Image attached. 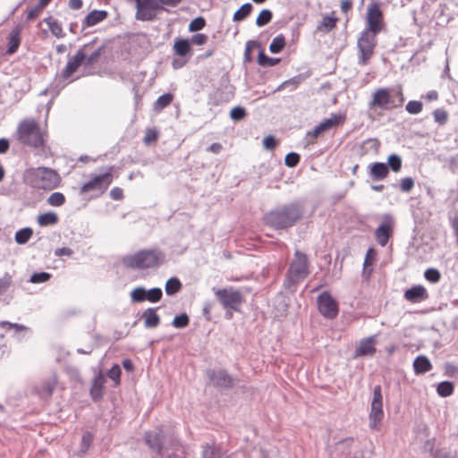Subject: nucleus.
<instances>
[{
  "instance_id": "f257e3e1",
  "label": "nucleus",
  "mask_w": 458,
  "mask_h": 458,
  "mask_svg": "<svg viewBox=\"0 0 458 458\" xmlns=\"http://www.w3.org/2000/svg\"><path fill=\"white\" fill-rule=\"evenodd\" d=\"M303 215L301 204L293 202L277 207L264 216L266 225L276 230L293 226Z\"/></svg>"
},
{
  "instance_id": "f03ea898",
  "label": "nucleus",
  "mask_w": 458,
  "mask_h": 458,
  "mask_svg": "<svg viewBox=\"0 0 458 458\" xmlns=\"http://www.w3.org/2000/svg\"><path fill=\"white\" fill-rule=\"evenodd\" d=\"M165 255L158 249L140 250L123 258V264L132 269L157 267L165 262Z\"/></svg>"
},
{
  "instance_id": "7ed1b4c3",
  "label": "nucleus",
  "mask_w": 458,
  "mask_h": 458,
  "mask_svg": "<svg viewBox=\"0 0 458 458\" xmlns=\"http://www.w3.org/2000/svg\"><path fill=\"white\" fill-rule=\"evenodd\" d=\"M404 97L401 89L394 91L389 88H379L372 94L369 102V108H379L381 110H392L403 106Z\"/></svg>"
},
{
  "instance_id": "20e7f679",
  "label": "nucleus",
  "mask_w": 458,
  "mask_h": 458,
  "mask_svg": "<svg viewBox=\"0 0 458 458\" xmlns=\"http://www.w3.org/2000/svg\"><path fill=\"white\" fill-rule=\"evenodd\" d=\"M310 274V261L308 256L296 250L292 259L284 281V286L291 288L303 281Z\"/></svg>"
},
{
  "instance_id": "39448f33",
  "label": "nucleus",
  "mask_w": 458,
  "mask_h": 458,
  "mask_svg": "<svg viewBox=\"0 0 458 458\" xmlns=\"http://www.w3.org/2000/svg\"><path fill=\"white\" fill-rule=\"evenodd\" d=\"M19 140L32 148H40L45 144V133L33 119L21 121L17 128Z\"/></svg>"
},
{
  "instance_id": "423d86ee",
  "label": "nucleus",
  "mask_w": 458,
  "mask_h": 458,
  "mask_svg": "<svg viewBox=\"0 0 458 458\" xmlns=\"http://www.w3.org/2000/svg\"><path fill=\"white\" fill-rule=\"evenodd\" d=\"M30 184L37 189L51 191L59 186L61 177L56 171L47 167H38L29 172Z\"/></svg>"
},
{
  "instance_id": "0eeeda50",
  "label": "nucleus",
  "mask_w": 458,
  "mask_h": 458,
  "mask_svg": "<svg viewBox=\"0 0 458 458\" xmlns=\"http://www.w3.org/2000/svg\"><path fill=\"white\" fill-rule=\"evenodd\" d=\"M114 170V167L113 165H109L104 173L92 175L91 179L81 187L80 194L94 191L96 192V196L102 195L113 182Z\"/></svg>"
},
{
  "instance_id": "6e6552de",
  "label": "nucleus",
  "mask_w": 458,
  "mask_h": 458,
  "mask_svg": "<svg viewBox=\"0 0 458 458\" xmlns=\"http://www.w3.org/2000/svg\"><path fill=\"white\" fill-rule=\"evenodd\" d=\"M377 34L376 33H371L363 30L358 38L357 56L359 65L365 66L369 63L377 44Z\"/></svg>"
},
{
  "instance_id": "1a4fd4ad",
  "label": "nucleus",
  "mask_w": 458,
  "mask_h": 458,
  "mask_svg": "<svg viewBox=\"0 0 458 458\" xmlns=\"http://www.w3.org/2000/svg\"><path fill=\"white\" fill-rule=\"evenodd\" d=\"M216 300L225 310L239 311L244 301L242 293L233 286L222 289L213 288Z\"/></svg>"
},
{
  "instance_id": "9d476101",
  "label": "nucleus",
  "mask_w": 458,
  "mask_h": 458,
  "mask_svg": "<svg viewBox=\"0 0 458 458\" xmlns=\"http://www.w3.org/2000/svg\"><path fill=\"white\" fill-rule=\"evenodd\" d=\"M383 417V396L381 386L377 385L373 388V398L371 401V408L369 415V428L373 430H378V425L382 421Z\"/></svg>"
},
{
  "instance_id": "9b49d317",
  "label": "nucleus",
  "mask_w": 458,
  "mask_h": 458,
  "mask_svg": "<svg viewBox=\"0 0 458 458\" xmlns=\"http://www.w3.org/2000/svg\"><path fill=\"white\" fill-rule=\"evenodd\" d=\"M385 27L380 4L373 2L368 6L364 30L378 34Z\"/></svg>"
},
{
  "instance_id": "f8f14e48",
  "label": "nucleus",
  "mask_w": 458,
  "mask_h": 458,
  "mask_svg": "<svg viewBox=\"0 0 458 458\" xmlns=\"http://www.w3.org/2000/svg\"><path fill=\"white\" fill-rule=\"evenodd\" d=\"M317 302L318 311L324 318L333 319L337 317L339 312L338 303L327 291L318 296Z\"/></svg>"
},
{
  "instance_id": "ddd939ff",
  "label": "nucleus",
  "mask_w": 458,
  "mask_h": 458,
  "mask_svg": "<svg viewBox=\"0 0 458 458\" xmlns=\"http://www.w3.org/2000/svg\"><path fill=\"white\" fill-rule=\"evenodd\" d=\"M89 44L83 45L72 57H69L64 69L61 73L64 81L69 80L78 68L84 64L86 58V50L89 47Z\"/></svg>"
},
{
  "instance_id": "4468645a",
  "label": "nucleus",
  "mask_w": 458,
  "mask_h": 458,
  "mask_svg": "<svg viewBox=\"0 0 458 458\" xmlns=\"http://www.w3.org/2000/svg\"><path fill=\"white\" fill-rule=\"evenodd\" d=\"M163 297V292L159 287H154L149 290L144 287H137L131 293V298L132 301L143 302L148 301L149 302L155 303L159 301Z\"/></svg>"
},
{
  "instance_id": "2eb2a0df",
  "label": "nucleus",
  "mask_w": 458,
  "mask_h": 458,
  "mask_svg": "<svg viewBox=\"0 0 458 458\" xmlns=\"http://www.w3.org/2000/svg\"><path fill=\"white\" fill-rule=\"evenodd\" d=\"M207 376L216 387L229 389L233 386V378L225 369H208Z\"/></svg>"
},
{
  "instance_id": "dca6fc26",
  "label": "nucleus",
  "mask_w": 458,
  "mask_h": 458,
  "mask_svg": "<svg viewBox=\"0 0 458 458\" xmlns=\"http://www.w3.org/2000/svg\"><path fill=\"white\" fill-rule=\"evenodd\" d=\"M393 222L389 215L384 216L383 223L376 229L375 236L377 243L384 247L387 244L389 238L392 235Z\"/></svg>"
},
{
  "instance_id": "f3484780",
  "label": "nucleus",
  "mask_w": 458,
  "mask_h": 458,
  "mask_svg": "<svg viewBox=\"0 0 458 458\" xmlns=\"http://www.w3.org/2000/svg\"><path fill=\"white\" fill-rule=\"evenodd\" d=\"M135 18L141 21H150L157 19V13H152V0H136Z\"/></svg>"
},
{
  "instance_id": "a211bd4d",
  "label": "nucleus",
  "mask_w": 458,
  "mask_h": 458,
  "mask_svg": "<svg viewBox=\"0 0 458 458\" xmlns=\"http://www.w3.org/2000/svg\"><path fill=\"white\" fill-rule=\"evenodd\" d=\"M146 445L157 454H161L163 448V432L161 429L148 431L144 436Z\"/></svg>"
},
{
  "instance_id": "6ab92c4d",
  "label": "nucleus",
  "mask_w": 458,
  "mask_h": 458,
  "mask_svg": "<svg viewBox=\"0 0 458 458\" xmlns=\"http://www.w3.org/2000/svg\"><path fill=\"white\" fill-rule=\"evenodd\" d=\"M376 336H369L364 339H361L359 346L356 348L354 352V358L362 357V356H372L376 352Z\"/></svg>"
},
{
  "instance_id": "aec40b11",
  "label": "nucleus",
  "mask_w": 458,
  "mask_h": 458,
  "mask_svg": "<svg viewBox=\"0 0 458 458\" xmlns=\"http://www.w3.org/2000/svg\"><path fill=\"white\" fill-rule=\"evenodd\" d=\"M404 298L411 303H419L428 298L426 288L420 284L414 285L404 292Z\"/></svg>"
},
{
  "instance_id": "412c9836",
  "label": "nucleus",
  "mask_w": 458,
  "mask_h": 458,
  "mask_svg": "<svg viewBox=\"0 0 458 458\" xmlns=\"http://www.w3.org/2000/svg\"><path fill=\"white\" fill-rule=\"evenodd\" d=\"M108 13L104 10H93L86 17L83 19L81 23L82 30L87 28L97 25L98 23L103 21L106 19Z\"/></svg>"
},
{
  "instance_id": "4be33fe9",
  "label": "nucleus",
  "mask_w": 458,
  "mask_h": 458,
  "mask_svg": "<svg viewBox=\"0 0 458 458\" xmlns=\"http://www.w3.org/2000/svg\"><path fill=\"white\" fill-rule=\"evenodd\" d=\"M106 379L104 375L99 372L94 377L91 382L90 396L94 402H98L103 397V389L105 387Z\"/></svg>"
},
{
  "instance_id": "5701e85b",
  "label": "nucleus",
  "mask_w": 458,
  "mask_h": 458,
  "mask_svg": "<svg viewBox=\"0 0 458 458\" xmlns=\"http://www.w3.org/2000/svg\"><path fill=\"white\" fill-rule=\"evenodd\" d=\"M369 175L372 181H381L389 174L388 165L382 162H375L369 165Z\"/></svg>"
},
{
  "instance_id": "b1692460",
  "label": "nucleus",
  "mask_w": 458,
  "mask_h": 458,
  "mask_svg": "<svg viewBox=\"0 0 458 458\" xmlns=\"http://www.w3.org/2000/svg\"><path fill=\"white\" fill-rule=\"evenodd\" d=\"M7 55L14 54L21 45V29L19 27L14 28L8 35L7 38Z\"/></svg>"
},
{
  "instance_id": "393cba45",
  "label": "nucleus",
  "mask_w": 458,
  "mask_h": 458,
  "mask_svg": "<svg viewBox=\"0 0 458 458\" xmlns=\"http://www.w3.org/2000/svg\"><path fill=\"white\" fill-rule=\"evenodd\" d=\"M432 369V364L427 356L420 355L413 360V369L416 375L424 374Z\"/></svg>"
},
{
  "instance_id": "a878e982",
  "label": "nucleus",
  "mask_w": 458,
  "mask_h": 458,
  "mask_svg": "<svg viewBox=\"0 0 458 458\" xmlns=\"http://www.w3.org/2000/svg\"><path fill=\"white\" fill-rule=\"evenodd\" d=\"M142 318H144V326L147 328L156 327L160 323V317L156 312V309H154V308L147 309L143 312Z\"/></svg>"
},
{
  "instance_id": "bb28decb",
  "label": "nucleus",
  "mask_w": 458,
  "mask_h": 458,
  "mask_svg": "<svg viewBox=\"0 0 458 458\" xmlns=\"http://www.w3.org/2000/svg\"><path fill=\"white\" fill-rule=\"evenodd\" d=\"M48 27L52 35L57 38H63L65 37V33L63 30L61 23L52 16H48L43 21Z\"/></svg>"
},
{
  "instance_id": "cd10ccee",
  "label": "nucleus",
  "mask_w": 458,
  "mask_h": 458,
  "mask_svg": "<svg viewBox=\"0 0 458 458\" xmlns=\"http://www.w3.org/2000/svg\"><path fill=\"white\" fill-rule=\"evenodd\" d=\"M344 117L339 114H332L331 116L327 119H325L319 124V128L323 132L332 129L333 127L337 126L342 121H344Z\"/></svg>"
},
{
  "instance_id": "c85d7f7f",
  "label": "nucleus",
  "mask_w": 458,
  "mask_h": 458,
  "mask_svg": "<svg viewBox=\"0 0 458 458\" xmlns=\"http://www.w3.org/2000/svg\"><path fill=\"white\" fill-rule=\"evenodd\" d=\"M174 53L179 56H185L191 50L190 41L185 38H177L174 45Z\"/></svg>"
},
{
  "instance_id": "c756f323",
  "label": "nucleus",
  "mask_w": 458,
  "mask_h": 458,
  "mask_svg": "<svg viewBox=\"0 0 458 458\" xmlns=\"http://www.w3.org/2000/svg\"><path fill=\"white\" fill-rule=\"evenodd\" d=\"M58 216L54 212H47L38 216V224L40 226H49L57 224Z\"/></svg>"
},
{
  "instance_id": "7c9ffc66",
  "label": "nucleus",
  "mask_w": 458,
  "mask_h": 458,
  "mask_svg": "<svg viewBox=\"0 0 458 458\" xmlns=\"http://www.w3.org/2000/svg\"><path fill=\"white\" fill-rule=\"evenodd\" d=\"M182 284L177 277L169 278L165 285V291L167 295H174L181 291Z\"/></svg>"
},
{
  "instance_id": "2f4dec72",
  "label": "nucleus",
  "mask_w": 458,
  "mask_h": 458,
  "mask_svg": "<svg viewBox=\"0 0 458 458\" xmlns=\"http://www.w3.org/2000/svg\"><path fill=\"white\" fill-rule=\"evenodd\" d=\"M337 19L335 17L331 16H324L322 21L318 23L317 29L318 30H321L323 32H329L336 26Z\"/></svg>"
},
{
  "instance_id": "473e14b6",
  "label": "nucleus",
  "mask_w": 458,
  "mask_h": 458,
  "mask_svg": "<svg viewBox=\"0 0 458 458\" xmlns=\"http://www.w3.org/2000/svg\"><path fill=\"white\" fill-rule=\"evenodd\" d=\"M221 448L215 444L203 446L202 458H221Z\"/></svg>"
},
{
  "instance_id": "72a5a7b5",
  "label": "nucleus",
  "mask_w": 458,
  "mask_h": 458,
  "mask_svg": "<svg viewBox=\"0 0 458 458\" xmlns=\"http://www.w3.org/2000/svg\"><path fill=\"white\" fill-rule=\"evenodd\" d=\"M33 234L30 227H24L15 233L14 240L18 244H26Z\"/></svg>"
},
{
  "instance_id": "f704fd0d",
  "label": "nucleus",
  "mask_w": 458,
  "mask_h": 458,
  "mask_svg": "<svg viewBox=\"0 0 458 458\" xmlns=\"http://www.w3.org/2000/svg\"><path fill=\"white\" fill-rule=\"evenodd\" d=\"M252 11V4L250 3H246L242 4L233 14V21H241L245 20Z\"/></svg>"
},
{
  "instance_id": "c9c22d12",
  "label": "nucleus",
  "mask_w": 458,
  "mask_h": 458,
  "mask_svg": "<svg viewBox=\"0 0 458 458\" xmlns=\"http://www.w3.org/2000/svg\"><path fill=\"white\" fill-rule=\"evenodd\" d=\"M285 47V38L283 34L276 36L269 45V50L273 54L280 53Z\"/></svg>"
},
{
  "instance_id": "e433bc0d",
  "label": "nucleus",
  "mask_w": 458,
  "mask_h": 458,
  "mask_svg": "<svg viewBox=\"0 0 458 458\" xmlns=\"http://www.w3.org/2000/svg\"><path fill=\"white\" fill-rule=\"evenodd\" d=\"M454 386L450 381H443L437 385V393L441 397H448L453 394Z\"/></svg>"
},
{
  "instance_id": "4c0bfd02",
  "label": "nucleus",
  "mask_w": 458,
  "mask_h": 458,
  "mask_svg": "<svg viewBox=\"0 0 458 458\" xmlns=\"http://www.w3.org/2000/svg\"><path fill=\"white\" fill-rule=\"evenodd\" d=\"M280 62L279 58H272L267 56L263 50H260L258 55V63L260 66L272 67Z\"/></svg>"
},
{
  "instance_id": "58836bf2",
  "label": "nucleus",
  "mask_w": 458,
  "mask_h": 458,
  "mask_svg": "<svg viewBox=\"0 0 458 458\" xmlns=\"http://www.w3.org/2000/svg\"><path fill=\"white\" fill-rule=\"evenodd\" d=\"M104 48H105V46L102 45L99 47H98L96 50H94L89 55H86V58L83 61L84 65L87 67H89V66H92L93 64H95L96 63H98ZM87 51H88V49L86 50V52Z\"/></svg>"
},
{
  "instance_id": "ea45409f",
  "label": "nucleus",
  "mask_w": 458,
  "mask_h": 458,
  "mask_svg": "<svg viewBox=\"0 0 458 458\" xmlns=\"http://www.w3.org/2000/svg\"><path fill=\"white\" fill-rule=\"evenodd\" d=\"M402 158L397 154H391L387 157V163L388 169H391L393 172L397 173L402 168Z\"/></svg>"
},
{
  "instance_id": "a19ab883",
  "label": "nucleus",
  "mask_w": 458,
  "mask_h": 458,
  "mask_svg": "<svg viewBox=\"0 0 458 458\" xmlns=\"http://www.w3.org/2000/svg\"><path fill=\"white\" fill-rule=\"evenodd\" d=\"M47 202L52 207H61L65 203V196L59 191L53 192L47 198Z\"/></svg>"
},
{
  "instance_id": "79ce46f5",
  "label": "nucleus",
  "mask_w": 458,
  "mask_h": 458,
  "mask_svg": "<svg viewBox=\"0 0 458 458\" xmlns=\"http://www.w3.org/2000/svg\"><path fill=\"white\" fill-rule=\"evenodd\" d=\"M173 98L174 97L171 93H165L161 95L157 98V99L155 102V109L159 111L165 108L171 104Z\"/></svg>"
},
{
  "instance_id": "37998d69",
  "label": "nucleus",
  "mask_w": 458,
  "mask_h": 458,
  "mask_svg": "<svg viewBox=\"0 0 458 458\" xmlns=\"http://www.w3.org/2000/svg\"><path fill=\"white\" fill-rule=\"evenodd\" d=\"M273 18V13L268 9H263L256 19V25L263 27L269 23Z\"/></svg>"
},
{
  "instance_id": "c03bdc74",
  "label": "nucleus",
  "mask_w": 458,
  "mask_h": 458,
  "mask_svg": "<svg viewBox=\"0 0 458 458\" xmlns=\"http://www.w3.org/2000/svg\"><path fill=\"white\" fill-rule=\"evenodd\" d=\"M190 323L189 316L186 313H182L180 315H177L173 319L172 325L175 328H184L186 327Z\"/></svg>"
},
{
  "instance_id": "a18cd8bd",
  "label": "nucleus",
  "mask_w": 458,
  "mask_h": 458,
  "mask_svg": "<svg viewBox=\"0 0 458 458\" xmlns=\"http://www.w3.org/2000/svg\"><path fill=\"white\" fill-rule=\"evenodd\" d=\"M424 276L427 281L433 284L438 283L441 279V274L437 268H428L424 273Z\"/></svg>"
},
{
  "instance_id": "49530a36",
  "label": "nucleus",
  "mask_w": 458,
  "mask_h": 458,
  "mask_svg": "<svg viewBox=\"0 0 458 458\" xmlns=\"http://www.w3.org/2000/svg\"><path fill=\"white\" fill-rule=\"evenodd\" d=\"M13 284V277L9 273H5L0 278V295L5 293Z\"/></svg>"
},
{
  "instance_id": "de8ad7c7",
  "label": "nucleus",
  "mask_w": 458,
  "mask_h": 458,
  "mask_svg": "<svg viewBox=\"0 0 458 458\" xmlns=\"http://www.w3.org/2000/svg\"><path fill=\"white\" fill-rule=\"evenodd\" d=\"M422 103L417 100H411L407 103L405 110L411 114H417L422 110Z\"/></svg>"
},
{
  "instance_id": "09e8293b",
  "label": "nucleus",
  "mask_w": 458,
  "mask_h": 458,
  "mask_svg": "<svg viewBox=\"0 0 458 458\" xmlns=\"http://www.w3.org/2000/svg\"><path fill=\"white\" fill-rule=\"evenodd\" d=\"M51 278V275L47 272H38L31 275L30 282L32 284H40L48 281Z\"/></svg>"
},
{
  "instance_id": "8fccbe9b",
  "label": "nucleus",
  "mask_w": 458,
  "mask_h": 458,
  "mask_svg": "<svg viewBox=\"0 0 458 458\" xmlns=\"http://www.w3.org/2000/svg\"><path fill=\"white\" fill-rule=\"evenodd\" d=\"M206 25V20L199 16L193 19L189 24V30L191 32L199 31L202 30Z\"/></svg>"
},
{
  "instance_id": "3c124183",
  "label": "nucleus",
  "mask_w": 458,
  "mask_h": 458,
  "mask_svg": "<svg viewBox=\"0 0 458 458\" xmlns=\"http://www.w3.org/2000/svg\"><path fill=\"white\" fill-rule=\"evenodd\" d=\"M434 120L440 125L446 123L448 119L447 112L443 108L436 109L433 112Z\"/></svg>"
},
{
  "instance_id": "603ef678",
  "label": "nucleus",
  "mask_w": 458,
  "mask_h": 458,
  "mask_svg": "<svg viewBox=\"0 0 458 458\" xmlns=\"http://www.w3.org/2000/svg\"><path fill=\"white\" fill-rule=\"evenodd\" d=\"M121 368L119 365L114 364L108 371H107V377L111 378L114 385L117 386L120 384V377H121Z\"/></svg>"
},
{
  "instance_id": "864d4df0",
  "label": "nucleus",
  "mask_w": 458,
  "mask_h": 458,
  "mask_svg": "<svg viewBox=\"0 0 458 458\" xmlns=\"http://www.w3.org/2000/svg\"><path fill=\"white\" fill-rule=\"evenodd\" d=\"M93 442V435L90 432L83 434L81 442V452L85 454Z\"/></svg>"
},
{
  "instance_id": "5fc2aeb1",
  "label": "nucleus",
  "mask_w": 458,
  "mask_h": 458,
  "mask_svg": "<svg viewBox=\"0 0 458 458\" xmlns=\"http://www.w3.org/2000/svg\"><path fill=\"white\" fill-rule=\"evenodd\" d=\"M247 115L245 108L235 106L230 112V117L233 121H241Z\"/></svg>"
},
{
  "instance_id": "6e6d98bb",
  "label": "nucleus",
  "mask_w": 458,
  "mask_h": 458,
  "mask_svg": "<svg viewBox=\"0 0 458 458\" xmlns=\"http://www.w3.org/2000/svg\"><path fill=\"white\" fill-rule=\"evenodd\" d=\"M300 162V156L295 152L288 153L284 157V164L288 167H295Z\"/></svg>"
},
{
  "instance_id": "4d7b16f0",
  "label": "nucleus",
  "mask_w": 458,
  "mask_h": 458,
  "mask_svg": "<svg viewBox=\"0 0 458 458\" xmlns=\"http://www.w3.org/2000/svg\"><path fill=\"white\" fill-rule=\"evenodd\" d=\"M259 44L255 40H249L246 43L245 50H244V61L247 63H250L252 61L251 49L254 47H259Z\"/></svg>"
},
{
  "instance_id": "13d9d810",
  "label": "nucleus",
  "mask_w": 458,
  "mask_h": 458,
  "mask_svg": "<svg viewBox=\"0 0 458 458\" xmlns=\"http://www.w3.org/2000/svg\"><path fill=\"white\" fill-rule=\"evenodd\" d=\"M414 187V180L411 177L403 178L400 182V189L403 192H410Z\"/></svg>"
},
{
  "instance_id": "bf43d9fd",
  "label": "nucleus",
  "mask_w": 458,
  "mask_h": 458,
  "mask_svg": "<svg viewBox=\"0 0 458 458\" xmlns=\"http://www.w3.org/2000/svg\"><path fill=\"white\" fill-rule=\"evenodd\" d=\"M375 251L372 248H369L367 252L363 262V273H366L367 267L371 266L375 259Z\"/></svg>"
},
{
  "instance_id": "052dcab7",
  "label": "nucleus",
  "mask_w": 458,
  "mask_h": 458,
  "mask_svg": "<svg viewBox=\"0 0 458 458\" xmlns=\"http://www.w3.org/2000/svg\"><path fill=\"white\" fill-rule=\"evenodd\" d=\"M158 132L155 129H148L144 136L143 141L145 144H150L157 140Z\"/></svg>"
},
{
  "instance_id": "680f3d73",
  "label": "nucleus",
  "mask_w": 458,
  "mask_h": 458,
  "mask_svg": "<svg viewBox=\"0 0 458 458\" xmlns=\"http://www.w3.org/2000/svg\"><path fill=\"white\" fill-rule=\"evenodd\" d=\"M277 143L276 139L273 135H268L263 140V147L267 150H274Z\"/></svg>"
},
{
  "instance_id": "e2e57ef3",
  "label": "nucleus",
  "mask_w": 458,
  "mask_h": 458,
  "mask_svg": "<svg viewBox=\"0 0 458 458\" xmlns=\"http://www.w3.org/2000/svg\"><path fill=\"white\" fill-rule=\"evenodd\" d=\"M208 41V36L202 33L195 34L191 37V42L197 46H201L206 44Z\"/></svg>"
},
{
  "instance_id": "0e129e2a",
  "label": "nucleus",
  "mask_w": 458,
  "mask_h": 458,
  "mask_svg": "<svg viewBox=\"0 0 458 458\" xmlns=\"http://www.w3.org/2000/svg\"><path fill=\"white\" fill-rule=\"evenodd\" d=\"M42 10H43V8L37 4L35 6L30 8V11L28 12L27 20L32 21V20L36 19L39 15V13H41Z\"/></svg>"
},
{
  "instance_id": "69168bd1",
  "label": "nucleus",
  "mask_w": 458,
  "mask_h": 458,
  "mask_svg": "<svg viewBox=\"0 0 458 458\" xmlns=\"http://www.w3.org/2000/svg\"><path fill=\"white\" fill-rule=\"evenodd\" d=\"M73 254V250L68 247L58 248L55 250V256L62 257L67 256L71 257Z\"/></svg>"
},
{
  "instance_id": "338daca9",
  "label": "nucleus",
  "mask_w": 458,
  "mask_h": 458,
  "mask_svg": "<svg viewBox=\"0 0 458 458\" xmlns=\"http://www.w3.org/2000/svg\"><path fill=\"white\" fill-rule=\"evenodd\" d=\"M110 197L114 199V200H121L123 198V191L121 188L119 187H114L111 191H110Z\"/></svg>"
},
{
  "instance_id": "774afa93",
  "label": "nucleus",
  "mask_w": 458,
  "mask_h": 458,
  "mask_svg": "<svg viewBox=\"0 0 458 458\" xmlns=\"http://www.w3.org/2000/svg\"><path fill=\"white\" fill-rule=\"evenodd\" d=\"M445 375H447L449 377H453L458 373V367H456L455 365H454L452 363L447 362L445 365Z\"/></svg>"
}]
</instances>
